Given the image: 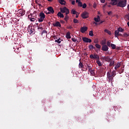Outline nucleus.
Listing matches in <instances>:
<instances>
[{"mask_svg":"<svg viewBox=\"0 0 129 129\" xmlns=\"http://www.w3.org/2000/svg\"><path fill=\"white\" fill-rule=\"evenodd\" d=\"M66 37L67 39H71V36H70V32H68L66 33Z\"/></svg>","mask_w":129,"mask_h":129,"instance_id":"obj_19","label":"nucleus"},{"mask_svg":"<svg viewBox=\"0 0 129 129\" xmlns=\"http://www.w3.org/2000/svg\"><path fill=\"white\" fill-rule=\"evenodd\" d=\"M57 17L60 18H64V15L62 14L61 12H58L57 14Z\"/></svg>","mask_w":129,"mask_h":129,"instance_id":"obj_18","label":"nucleus"},{"mask_svg":"<svg viewBox=\"0 0 129 129\" xmlns=\"http://www.w3.org/2000/svg\"><path fill=\"white\" fill-rule=\"evenodd\" d=\"M94 55V59H99V56L97 54H95Z\"/></svg>","mask_w":129,"mask_h":129,"instance_id":"obj_34","label":"nucleus"},{"mask_svg":"<svg viewBox=\"0 0 129 129\" xmlns=\"http://www.w3.org/2000/svg\"><path fill=\"white\" fill-rule=\"evenodd\" d=\"M102 59L108 62H110L112 60V59L110 58V56H103L102 57Z\"/></svg>","mask_w":129,"mask_h":129,"instance_id":"obj_4","label":"nucleus"},{"mask_svg":"<svg viewBox=\"0 0 129 129\" xmlns=\"http://www.w3.org/2000/svg\"><path fill=\"white\" fill-rule=\"evenodd\" d=\"M47 11L50 13H51V14H53L54 13V11L53 10V9L52 7H49L47 8Z\"/></svg>","mask_w":129,"mask_h":129,"instance_id":"obj_13","label":"nucleus"},{"mask_svg":"<svg viewBox=\"0 0 129 129\" xmlns=\"http://www.w3.org/2000/svg\"><path fill=\"white\" fill-rule=\"evenodd\" d=\"M106 33L108 34V35H111V32H110V31H108V32H107Z\"/></svg>","mask_w":129,"mask_h":129,"instance_id":"obj_54","label":"nucleus"},{"mask_svg":"<svg viewBox=\"0 0 129 129\" xmlns=\"http://www.w3.org/2000/svg\"><path fill=\"white\" fill-rule=\"evenodd\" d=\"M76 15V18H78L79 17V15H78V14H77Z\"/></svg>","mask_w":129,"mask_h":129,"instance_id":"obj_61","label":"nucleus"},{"mask_svg":"<svg viewBox=\"0 0 129 129\" xmlns=\"http://www.w3.org/2000/svg\"><path fill=\"white\" fill-rule=\"evenodd\" d=\"M81 69H82V70H83V71H85V72L88 71V69L87 65L85 66V67H84L83 68H82Z\"/></svg>","mask_w":129,"mask_h":129,"instance_id":"obj_29","label":"nucleus"},{"mask_svg":"<svg viewBox=\"0 0 129 129\" xmlns=\"http://www.w3.org/2000/svg\"><path fill=\"white\" fill-rule=\"evenodd\" d=\"M105 2V0H100V2H101V3H104Z\"/></svg>","mask_w":129,"mask_h":129,"instance_id":"obj_52","label":"nucleus"},{"mask_svg":"<svg viewBox=\"0 0 129 129\" xmlns=\"http://www.w3.org/2000/svg\"><path fill=\"white\" fill-rule=\"evenodd\" d=\"M97 64L98 65L99 67L102 66V63H101V61L99 60L96 61Z\"/></svg>","mask_w":129,"mask_h":129,"instance_id":"obj_27","label":"nucleus"},{"mask_svg":"<svg viewBox=\"0 0 129 129\" xmlns=\"http://www.w3.org/2000/svg\"><path fill=\"white\" fill-rule=\"evenodd\" d=\"M32 18H33L37 19L36 15L33 14L31 16V17H29V19Z\"/></svg>","mask_w":129,"mask_h":129,"instance_id":"obj_38","label":"nucleus"},{"mask_svg":"<svg viewBox=\"0 0 129 129\" xmlns=\"http://www.w3.org/2000/svg\"><path fill=\"white\" fill-rule=\"evenodd\" d=\"M120 66H121V64H120L119 63H117L116 66H115L114 67L115 70H117V69L119 68Z\"/></svg>","mask_w":129,"mask_h":129,"instance_id":"obj_23","label":"nucleus"},{"mask_svg":"<svg viewBox=\"0 0 129 129\" xmlns=\"http://www.w3.org/2000/svg\"><path fill=\"white\" fill-rule=\"evenodd\" d=\"M83 41L85 43H91L92 40L91 39H88V37H83Z\"/></svg>","mask_w":129,"mask_h":129,"instance_id":"obj_8","label":"nucleus"},{"mask_svg":"<svg viewBox=\"0 0 129 129\" xmlns=\"http://www.w3.org/2000/svg\"><path fill=\"white\" fill-rule=\"evenodd\" d=\"M104 31L106 33H107V32H109L110 31L108 30H107V29H105V30H104Z\"/></svg>","mask_w":129,"mask_h":129,"instance_id":"obj_53","label":"nucleus"},{"mask_svg":"<svg viewBox=\"0 0 129 129\" xmlns=\"http://www.w3.org/2000/svg\"><path fill=\"white\" fill-rule=\"evenodd\" d=\"M108 15L110 16L111 14H112V12H109L107 13Z\"/></svg>","mask_w":129,"mask_h":129,"instance_id":"obj_50","label":"nucleus"},{"mask_svg":"<svg viewBox=\"0 0 129 129\" xmlns=\"http://www.w3.org/2000/svg\"><path fill=\"white\" fill-rule=\"evenodd\" d=\"M55 42H57V43H58V44H60V42H61L60 39L59 38V39H57V40H55Z\"/></svg>","mask_w":129,"mask_h":129,"instance_id":"obj_42","label":"nucleus"},{"mask_svg":"<svg viewBox=\"0 0 129 129\" xmlns=\"http://www.w3.org/2000/svg\"><path fill=\"white\" fill-rule=\"evenodd\" d=\"M110 47H111V48H112L113 50H114V49H116V45H115V44H114L111 43V45H110Z\"/></svg>","mask_w":129,"mask_h":129,"instance_id":"obj_30","label":"nucleus"},{"mask_svg":"<svg viewBox=\"0 0 129 129\" xmlns=\"http://www.w3.org/2000/svg\"><path fill=\"white\" fill-rule=\"evenodd\" d=\"M111 3L110 4L112 6L116 5V3H117V0H111Z\"/></svg>","mask_w":129,"mask_h":129,"instance_id":"obj_14","label":"nucleus"},{"mask_svg":"<svg viewBox=\"0 0 129 129\" xmlns=\"http://www.w3.org/2000/svg\"><path fill=\"white\" fill-rule=\"evenodd\" d=\"M71 13L73 15H76L78 14L76 11L74 10V9H72V11H71Z\"/></svg>","mask_w":129,"mask_h":129,"instance_id":"obj_26","label":"nucleus"},{"mask_svg":"<svg viewBox=\"0 0 129 129\" xmlns=\"http://www.w3.org/2000/svg\"><path fill=\"white\" fill-rule=\"evenodd\" d=\"M100 17L99 16H97V18H94L95 22L98 23L99 22Z\"/></svg>","mask_w":129,"mask_h":129,"instance_id":"obj_24","label":"nucleus"},{"mask_svg":"<svg viewBox=\"0 0 129 129\" xmlns=\"http://www.w3.org/2000/svg\"><path fill=\"white\" fill-rule=\"evenodd\" d=\"M79 2H81L80 0H76V3H79Z\"/></svg>","mask_w":129,"mask_h":129,"instance_id":"obj_59","label":"nucleus"},{"mask_svg":"<svg viewBox=\"0 0 129 129\" xmlns=\"http://www.w3.org/2000/svg\"><path fill=\"white\" fill-rule=\"evenodd\" d=\"M89 57H90L91 59H94L93 54H91L90 56H89Z\"/></svg>","mask_w":129,"mask_h":129,"instance_id":"obj_47","label":"nucleus"},{"mask_svg":"<svg viewBox=\"0 0 129 129\" xmlns=\"http://www.w3.org/2000/svg\"><path fill=\"white\" fill-rule=\"evenodd\" d=\"M19 14L20 15V16H23L25 15V10L20 9V10H19Z\"/></svg>","mask_w":129,"mask_h":129,"instance_id":"obj_12","label":"nucleus"},{"mask_svg":"<svg viewBox=\"0 0 129 129\" xmlns=\"http://www.w3.org/2000/svg\"><path fill=\"white\" fill-rule=\"evenodd\" d=\"M100 44H101L102 45H106V39H104L103 40H102Z\"/></svg>","mask_w":129,"mask_h":129,"instance_id":"obj_20","label":"nucleus"},{"mask_svg":"<svg viewBox=\"0 0 129 129\" xmlns=\"http://www.w3.org/2000/svg\"><path fill=\"white\" fill-rule=\"evenodd\" d=\"M89 36H94V33H93V31H90L89 32Z\"/></svg>","mask_w":129,"mask_h":129,"instance_id":"obj_33","label":"nucleus"},{"mask_svg":"<svg viewBox=\"0 0 129 129\" xmlns=\"http://www.w3.org/2000/svg\"><path fill=\"white\" fill-rule=\"evenodd\" d=\"M39 23H41L45 19V15L43 12L40 13V15L36 18Z\"/></svg>","mask_w":129,"mask_h":129,"instance_id":"obj_1","label":"nucleus"},{"mask_svg":"<svg viewBox=\"0 0 129 129\" xmlns=\"http://www.w3.org/2000/svg\"><path fill=\"white\" fill-rule=\"evenodd\" d=\"M74 24H78L79 23V20H78L77 19H74Z\"/></svg>","mask_w":129,"mask_h":129,"instance_id":"obj_40","label":"nucleus"},{"mask_svg":"<svg viewBox=\"0 0 129 129\" xmlns=\"http://www.w3.org/2000/svg\"><path fill=\"white\" fill-rule=\"evenodd\" d=\"M114 76L111 75V70L107 73V77H114Z\"/></svg>","mask_w":129,"mask_h":129,"instance_id":"obj_17","label":"nucleus"},{"mask_svg":"<svg viewBox=\"0 0 129 129\" xmlns=\"http://www.w3.org/2000/svg\"><path fill=\"white\" fill-rule=\"evenodd\" d=\"M114 64V61H111L110 63H109V66H113Z\"/></svg>","mask_w":129,"mask_h":129,"instance_id":"obj_43","label":"nucleus"},{"mask_svg":"<svg viewBox=\"0 0 129 129\" xmlns=\"http://www.w3.org/2000/svg\"><path fill=\"white\" fill-rule=\"evenodd\" d=\"M109 49L108 46L106 45H102L101 50L103 51H107Z\"/></svg>","mask_w":129,"mask_h":129,"instance_id":"obj_9","label":"nucleus"},{"mask_svg":"<svg viewBox=\"0 0 129 129\" xmlns=\"http://www.w3.org/2000/svg\"><path fill=\"white\" fill-rule=\"evenodd\" d=\"M72 5H75V1H73L72 2Z\"/></svg>","mask_w":129,"mask_h":129,"instance_id":"obj_51","label":"nucleus"},{"mask_svg":"<svg viewBox=\"0 0 129 129\" xmlns=\"http://www.w3.org/2000/svg\"><path fill=\"white\" fill-rule=\"evenodd\" d=\"M78 6H79V7H83L82 3H81V2H79V3H78Z\"/></svg>","mask_w":129,"mask_h":129,"instance_id":"obj_41","label":"nucleus"},{"mask_svg":"<svg viewBox=\"0 0 129 129\" xmlns=\"http://www.w3.org/2000/svg\"><path fill=\"white\" fill-rule=\"evenodd\" d=\"M127 9L129 10V5H127Z\"/></svg>","mask_w":129,"mask_h":129,"instance_id":"obj_63","label":"nucleus"},{"mask_svg":"<svg viewBox=\"0 0 129 129\" xmlns=\"http://www.w3.org/2000/svg\"><path fill=\"white\" fill-rule=\"evenodd\" d=\"M104 21H100V23L99 24H102L103 23H104Z\"/></svg>","mask_w":129,"mask_h":129,"instance_id":"obj_60","label":"nucleus"},{"mask_svg":"<svg viewBox=\"0 0 129 129\" xmlns=\"http://www.w3.org/2000/svg\"><path fill=\"white\" fill-rule=\"evenodd\" d=\"M86 66L87 67L88 69V71L89 72H90L91 74H92V73H93V71L92 70V66L91 63L87 64Z\"/></svg>","mask_w":129,"mask_h":129,"instance_id":"obj_7","label":"nucleus"},{"mask_svg":"<svg viewBox=\"0 0 129 129\" xmlns=\"http://www.w3.org/2000/svg\"><path fill=\"white\" fill-rule=\"evenodd\" d=\"M35 30L34 29L31 28L30 29V32L31 34H34Z\"/></svg>","mask_w":129,"mask_h":129,"instance_id":"obj_39","label":"nucleus"},{"mask_svg":"<svg viewBox=\"0 0 129 129\" xmlns=\"http://www.w3.org/2000/svg\"><path fill=\"white\" fill-rule=\"evenodd\" d=\"M30 21L31 22H34L35 21H38V20L37 18H30Z\"/></svg>","mask_w":129,"mask_h":129,"instance_id":"obj_28","label":"nucleus"},{"mask_svg":"<svg viewBox=\"0 0 129 129\" xmlns=\"http://www.w3.org/2000/svg\"><path fill=\"white\" fill-rule=\"evenodd\" d=\"M64 20L65 21L68 22V20H69V16H68V15H66L64 17Z\"/></svg>","mask_w":129,"mask_h":129,"instance_id":"obj_32","label":"nucleus"},{"mask_svg":"<svg viewBox=\"0 0 129 129\" xmlns=\"http://www.w3.org/2000/svg\"><path fill=\"white\" fill-rule=\"evenodd\" d=\"M53 27H56L61 28V24H60L59 22L56 21V22L54 23L53 24Z\"/></svg>","mask_w":129,"mask_h":129,"instance_id":"obj_11","label":"nucleus"},{"mask_svg":"<svg viewBox=\"0 0 129 129\" xmlns=\"http://www.w3.org/2000/svg\"><path fill=\"white\" fill-rule=\"evenodd\" d=\"M122 36L124 37H128L129 36V34H127L126 33H123V35H122Z\"/></svg>","mask_w":129,"mask_h":129,"instance_id":"obj_36","label":"nucleus"},{"mask_svg":"<svg viewBox=\"0 0 129 129\" xmlns=\"http://www.w3.org/2000/svg\"><path fill=\"white\" fill-rule=\"evenodd\" d=\"M119 32H119L118 31L115 30V31H114L115 37L118 38V37H119V36L123 37V35L121 34V33H119Z\"/></svg>","mask_w":129,"mask_h":129,"instance_id":"obj_6","label":"nucleus"},{"mask_svg":"<svg viewBox=\"0 0 129 129\" xmlns=\"http://www.w3.org/2000/svg\"><path fill=\"white\" fill-rule=\"evenodd\" d=\"M81 17L83 18V19H87L89 17L88 13L86 12H83L81 15Z\"/></svg>","mask_w":129,"mask_h":129,"instance_id":"obj_5","label":"nucleus"},{"mask_svg":"<svg viewBox=\"0 0 129 129\" xmlns=\"http://www.w3.org/2000/svg\"><path fill=\"white\" fill-rule=\"evenodd\" d=\"M60 13H66V15H68L70 13L69 9L64 7L63 8H60Z\"/></svg>","mask_w":129,"mask_h":129,"instance_id":"obj_3","label":"nucleus"},{"mask_svg":"<svg viewBox=\"0 0 129 129\" xmlns=\"http://www.w3.org/2000/svg\"><path fill=\"white\" fill-rule=\"evenodd\" d=\"M107 78L108 79V82H109V83L110 82H111V83H112L114 77H107Z\"/></svg>","mask_w":129,"mask_h":129,"instance_id":"obj_15","label":"nucleus"},{"mask_svg":"<svg viewBox=\"0 0 129 129\" xmlns=\"http://www.w3.org/2000/svg\"><path fill=\"white\" fill-rule=\"evenodd\" d=\"M127 0H123L119 1L118 4H117V7L120 8H124L126 7Z\"/></svg>","mask_w":129,"mask_h":129,"instance_id":"obj_2","label":"nucleus"},{"mask_svg":"<svg viewBox=\"0 0 129 129\" xmlns=\"http://www.w3.org/2000/svg\"><path fill=\"white\" fill-rule=\"evenodd\" d=\"M125 19H126L127 20H129V13H128L127 15H125Z\"/></svg>","mask_w":129,"mask_h":129,"instance_id":"obj_45","label":"nucleus"},{"mask_svg":"<svg viewBox=\"0 0 129 129\" xmlns=\"http://www.w3.org/2000/svg\"><path fill=\"white\" fill-rule=\"evenodd\" d=\"M88 48L89 50L94 49V50H96V47L92 44L89 45Z\"/></svg>","mask_w":129,"mask_h":129,"instance_id":"obj_16","label":"nucleus"},{"mask_svg":"<svg viewBox=\"0 0 129 129\" xmlns=\"http://www.w3.org/2000/svg\"><path fill=\"white\" fill-rule=\"evenodd\" d=\"M60 23L62 24H64V21L63 20H60Z\"/></svg>","mask_w":129,"mask_h":129,"instance_id":"obj_57","label":"nucleus"},{"mask_svg":"<svg viewBox=\"0 0 129 129\" xmlns=\"http://www.w3.org/2000/svg\"><path fill=\"white\" fill-rule=\"evenodd\" d=\"M111 75H112L113 76H115L116 75V71H114L113 72H111Z\"/></svg>","mask_w":129,"mask_h":129,"instance_id":"obj_35","label":"nucleus"},{"mask_svg":"<svg viewBox=\"0 0 129 129\" xmlns=\"http://www.w3.org/2000/svg\"><path fill=\"white\" fill-rule=\"evenodd\" d=\"M50 14H51V12H48L46 13V15H50Z\"/></svg>","mask_w":129,"mask_h":129,"instance_id":"obj_58","label":"nucleus"},{"mask_svg":"<svg viewBox=\"0 0 129 129\" xmlns=\"http://www.w3.org/2000/svg\"><path fill=\"white\" fill-rule=\"evenodd\" d=\"M116 31L120 32H124V29L123 28H121V27H119L118 29H117Z\"/></svg>","mask_w":129,"mask_h":129,"instance_id":"obj_25","label":"nucleus"},{"mask_svg":"<svg viewBox=\"0 0 129 129\" xmlns=\"http://www.w3.org/2000/svg\"><path fill=\"white\" fill-rule=\"evenodd\" d=\"M111 7V5H108V8H110Z\"/></svg>","mask_w":129,"mask_h":129,"instance_id":"obj_64","label":"nucleus"},{"mask_svg":"<svg viewBox=\"0 0 129 129\" xmlns=\"http://www.w3.org/2000/svg\"><path fill=\"white\" fill-rule=\"evenodd\" d=\"M72 41H74V42H75L77 41V40L76 39H75V38H72Z\"/></svg>","mask_w":129,"mask_h":129,"instance_id":"obj_49","label":"nucleus"},{"mask_svg":"<svg viewBox=\"0 0 129 129\" xmlns=\"http://www.w3.org/2000/svg\"><path fill=\"white\" fill-rule=\"evenodd\" d=\"M82 7H83V9H85V8L87 7V5H86V4H84L83 5V6H82Z\"/></svg>","mask_w":129,"mask_h":129,"instance_id":"obj_46","label":"nucleus"},{"mask_svg":"<svg viewBox=\"0 0 129 129\" xmlns=\"http://www.w3.org/2000/svg\"><path fill=\"white\" fill-rule=\"evenodd\" d=\"M87 30H88L87 27L83 26V27H82L81 28V32L82 33H84Z\"/></svg>","mask_w":129,"mask_h":129,"instance_id":"obj_10","label":"nucleus"},{"mask_svg":"<svg viewBox=\"0 0 129 129\" xmlns=\"http://www.w3.org/2000/svg\"><path fill=\"white\" fill-rule=\"evenodd\" d=\"M47 32L46 30H43L42 31V35L44 34H47Z\"/></svg>","mask_w":129,"mask_h":129,"instance_id":"obj_44","label":"nucleus"},{"mask_svg":"<svg viewBox=\"0 0 129 129\" xmlns=\"http://www.w3.org/2000/svg\"><path fill=\"white\" fill-rule=\"evenodd\" d=\"M94 43L97 44L98 43H99V40H98L97 39H95L94 41Z\"/></svg>","mask_w":129,"mask_h":129,"instance_id":"obj_48","label":"nucleus"},{"mask_svg":"<svg viewBox=\"0 0 129 129\" xmlns=\"http://www.w3.org/2000/svg\"><path fill=\"white\" fill-rule=\"evenodd\" d=\"M107 46H108V47H110V45H111V42L110 41H107Z\"/></svg>","mask_w":129,"mask_h":129,"instance_id":"obj_37","label":"nucleus"},{"mask_svg":"<svg viewBox=\"0 0 129 129\" xmlns=\"http://www.w3.org/2000/svg\"><path fill=\"white\" fill-rule=\"evenodd\" d=\"M79 67L80 69L83 68L84 67V66H83L82 62H80Z\"/></svg>","mask_w":129,"mask_h":129,"instance_id":"obj_31","label":"nucleus"},{"mask_svg":"<svg viewBox=\"0 0 129 129\" xmlns=\"http://www.w3.org/2000/svg\"><path fill=\"white\" fill-rule=\"evenodd\" d=\"M68 29H72V27L71 26H70V27H68Z\"/></svg>","mask_w":129,"mask_h":129,"instance_id":"obj_56","label":"nucleus"},{"mask_svg":"<svg viewBox=\"0 0 129 129\" xmlns=\"http://www.w3.org/2000/svg\"><path fill=\"white\" fill-rule=\"evenodd\" d=\"M58 3L60 4L61 5H64L66 4V1L64 0H58Z\"/></svg>","mask_w":129,"mask_h":129,"instance_id":"obj_21","label":"nucleus"},{"mask_svg":"<svg viewBox=\"0 0 129 129\" xmlns=\"http://www.w3.org/2000/svg\"><path fill=\"white\" fill-rule=\"evenodd\" d=\"M127 25L128 27L129 28V22H127Z\"/></svg>","mask_w":129,"mask_h":129,"instance_id":"obj_62","label":"nucleus"},{"mask_svg":"<svg viewBox=\"0 0 129 129\" xmlns=\"http://www.w3.org/2000/svg\"><path fill=\"white\" fill-rule=\"evenodd\" d=\"M95 47H96V48H97V49H100L101 48V45H100L98 43H96L95 44Z\"/></svg>","mask_w":129,"mask_h":129,"instance_id":"obj_22","label":"nucleus"},{"mask_svg":"<svg viewBox=\"0 0 129 129\" xmlns=\"http://www.w3.org/2000/svg\"><path fill=\"white\" fill-rule=\"evenodd\" d=\"M124 70L123 68H121V70H120V73H123Z\"/></svg>","mask_w":129,"mask_h":129,"instance_id":"obj_55","label":"nucleus"}]
</instances>
